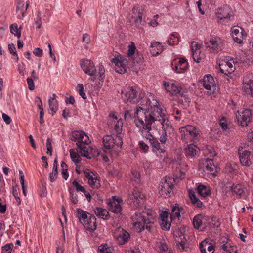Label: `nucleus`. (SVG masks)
I'll return each mask as SVG.
<instances>
[{
	"label": "nucleus",
	"instance_id": "f257e3e1",
	"mask_svg": "<svg viewBox=\"0 0 253 253\" xmlns=\"http://www.w3.org/2000/svg\"><path fill=\"white\" fill-rule=\"evenodd\" d=\"M122 98L126 103H138L136 111H163L164 107L152 94L141 97L140 99L138 100L137 91L132 87H128L122 91Z\"/></svg>",
	"mask_w": 253,
	"mask_h": 253
},
{
	"label": "nucleus",
	"instance_id": "f03ea898",
	"mask_svg": "<svg viewBox=\"0 0 253 253\" xmlns=\"http://www.w3.org/2000/svg\"><path fill=\"white\" fill-rule=\"evenodd\" d=\"M155 213L149 210L136 213L133 216V219L135 221L133 226L139 233L145 229L151 232V228L155 222Z\"/></svg>",
	"mask_w": 253,
	"mask_h": 253
},
{
	"label": "nucleus",
	"instance_id": "7ed1b4c3",
	"mask_svg": "<svg viewBox=\"0 0 253 253\" xmlns=\"http://www.w3.org/2000/svg\"><path fill=\"white\" fill-rule=\"evenodd\" d=\"M78 218L84 227L90 232H94L97 228L95 216L80 209H77Z\"/></svg>",
	"mask_w": 253,
	"mask_h": 253
},
{
	"label": "nucleus",
	"instance_id": "20e7f679",
	"mask_svg": "<svg viewBox=\"0 0 253 253\" xmlns=\"http://www.w3.org/2000/svg\"><path fill=\"white\" fill-rule=\"evenodd\" d=\"M154 112H151V113H148L149 112H144L145 117L144 120L142 119H139L135 120L136 125L139 128V130L143 133L144 130H147L148 133H150V131L152 129V124L155 121L157 120L154 116Z\"/></svg>",
	"mask_w": 253,
	"mask_h": 253
},
{
	"label": "nucleus",
	"instance_id": "39448f33",
	"mask_svg": "<svg viewBox=\"0 0 253 253\" xmlns=\"http://www.w3.org/2000/svg\"><path fill=\"white\" fill-rule=\"evenodd\" d=\"M182 140L185 143L195 142L199 135L198 129L191 125L182 126L179 128Z\"/></svg>",
	"mask_w": 253,
	"mask_h": 253
},
{
	"label": "nucleus",
	"instance_id": "423d86ee",
	"mask_svg": "<svg viewBox=\"0 0 253 253\" xmlns=\"http://www.w3.org/2000/svg\"><path fill=\"white\" fill-rule=\"evenodd\" d=\"M158 115L156 118L160 121L162 126V135L160 137V141L162 144H165L167 140V133L171 132L173 131L170 122L166 118V115L163 112H156Z\"/></svg>",
	"mask_w": 253,
	"mask_h": 253
},
{
	"label": "nucleus",
	"instance_id": "0eeeda50",
	"mask_svg": "<svg viewBox=\"0 0 253 253\" xmlns=\"http://www.w3.org/2000/svg\"><path fill=\"white\" fill-rule=\"evenodd\" d=\"M144 9L142 6L139 5H135L132 9V15L130 20L134 26L138 29H142L145 24L142 20Z\"/></svg>",
	"mask_w": 253,
	"mask_h": 253
},
{
	"label": "nucleus",
	"instance_id": "6e6552de",
	"mask_svg": "<svg viewBox=\"0 0 253 253\" xmlns=\"http://www.w3.org/2000/svg\"><path fill=\"white\" fill-rule=\"evenodd\" d=\"M175 179L173 178L166 177L162 179L159 187V193L162 196H170V194L174 187Z\"/></svg>",
	"mask_w": 253,
	"mask_h": 253
},
{
	"label": "nucleus",
	"instance_id": "1a4fd4ad",
	"mask_svg": "<svg viewBox=\"0 0 253 253\" xmlns=\"http://www.w3.org/2000/svg\"><path fill=\"white\" fill-rule=\"evenodd\" d=\"M113 67L115 70L120 74L126 72L127 68V61L119 53L115 52L114 57L111 59Z\"/></svg>",
	"mask_w": 253,
	"mask_h": 253
},
{
	"label": "nucleus",
	"instance_id": "9d476101",
	"mask_svg": "<svg viewBox=\"0 0 253 253\" xmlns=\"http://www.w3.org/2000/svg\"><path fill=\"white\" fill-rule=\"evenodd\" d=\"M145 196L136 188L134 189L132 193L129 195L128 203L134 208L141 207L145 201Z\"/></svg>",
	"mask_w": 253,
	"mask_h": 253
},
{
	"label": "nucleus",
	"instance_id": "9b49d317",
	"mask_svg": "<svg viewBox=\"0 0 253 253\" xmlns=\"http://www.w3.org/2000/svg\"><path fill=\"white\" fill-rule=\"evenodd\" d=\"M205 46L211 53H218L222 50L223 42L220 38L214 37L207 41L205 43Z\"/></svg>",
	"mask_w": 253,
	"mask_h": 253
},
{
	"label": "nucleus",
	"instance_id": "f8f14e48",
	"mask_svg": "<svg viewBox=\"0 0 253 253\" xmlns=\"http://www.w3.org/2000/svg\"><path fill=\"white\" fill-rule=\"evenodd\" d=\"M203 86L207 90V93L211 95H213L217 90V84L215 82L213 78L210 75L204 77L202 81Z\"/></svg>",
	"mask_w": 253,
	"mask_h": 253
},
{
	"label": "nucleus",
	"instance_id": "ddd939ff",
	"mask_svg": "<svg viewBox=\"0 0 253 253\" xmlns=\"http://www.w3.org/2000/svg\"><path fill=\"white\" fill-rule=\"evenodd\" d=\"M103 142L104 148L108 150L116 146L121 147L123 144L121 137L118 135H116L115 138L111 135H106L103 138Z\"/></svg>",
	"mask_w": 253,
	"mask_h": 253
},
{
	"label": "nucleus",
	"instance_id": "4468645a",
	"mask_svg": "<svg viewBox=\"0 0 253 253\" xmlns=\"http://www.w3.org/2000/svg\"><path fill=\"white\" fill-rule=\"evenodd\" d=\"M70 138L72 141L76 142L77 146L83 142L86 144L91 142L87 135L83 131H73L70 134Z\"/></svg>",
	"mask_w": 253,
	"mask_h": 253
},
{
	"label": "nucleus",
	"instance_id": "2eb2a0df",
	"mask_svg": "<svg viewBox=\"0 0 253 253\" xmlns=\"http://www.w3.org/2000/svg\"><path fill=\"white\" fill-rule=\"evenodd\" d=\"M238 152L240 161L243 166H249L253 162V154L251 152L239 148Z\"/></svg>",
	"mask_w": 253,
	"mask_h": 253
},
{
	"label": "nucleus",
	"instance_id": "dca6fc26",
	"mask_svg": "<svg viewBox=\"0 0 253 253\" xmlns=\"http://www.w3.org/2000/svg\"><path fill=\"white\" fill-rule=\"evenodd\" d=\"M173 235L177 244V246L180 250H185L187 248V241L183 233V229H175Z\"/></svg>",
	"mask_w": 253,
	"mask_h": 253
},
{
	"label": "nucleus",
	"instance_id": "f3484780",
	"mask_svg": "<svg viewBox=\"0 0 253 253\" xmlns=\"http://www.w3.org/2000/svg\"><path fill=\"white\" fill-rule=\"evenodd\" d=\"M123 203V200L121 198L113 197L111 199H109L107 208L109 210L115 213H121L122 211L121 204Z\"/></svg>",
	"mask_w": 253,
	"mask_h": 253
},
{
	"label": "nucleus",
	"instance_id": "a211bd4d",
	"mask_svg": "<svg viewBox=\"0 0 253 253\" xmlns=\"http://www.w3.org/2000/svg\"><path fill=\"white\" fill-rule=\"evenodd\" d=\"M252 85H253V75L247 74L243 80L242 89L245 94L253 96Z\"/></svg>",
	"mask_w": 253,
	"mask_h": 253
},
{
	"label": "nucleus",
	"instance_id": "6ab92c4d",
	"mask_svg": "<svg viewBox=\"0 0 253 253\" xmlns=\"http://www.w3.org/2000/svg\"><path fill=\"white\" fill-rule=\"evenodd\" d=\"M173 69L177 73H182L188 70L187 61L183 58L175 59L172 62Z\"/></svg>",
	"mask_w": 253,
	"mask_h": 253
},
{
	"label": "nucleus",
	"instance_id": "aec40b11",
	"mask_svg": "<svg viewBox=\"0 0 253 253\" xmlns=\"http://www.w3.org/2000/svg\"><path fill=\"white\" fill-rule=\"evenodd\" d=\"M81 66L84 71L89 76H94L97 73L95 66L91 60L82 59L81 61Z\"/></svg>",
	"mask_w": 253,
	"mask_h": 253
},
{
	"label": "nucleus",
	"instance_id": "412c9836",
	"mask_svg": "<svg viewBox=\"0 0 253 253\" xmlns=\"http://www.w3.org/2000/svg\"><path fill=\"white\" fill-rule=\"evenodd\" d=\"M237 113L236 117L238 124L242 126H248L253 118L251 112H237Z\"/></svg>",
	"mask_w": 253,
	"mask_h": 253
},
{
	"label": "nucleus",
	"instance_id": "4be33fe9",
	"mask_svg": "<svg viewBox=\"0 0 253 253\" xmlns=\"http://www.w3.org/2000/svg\"><path fill=\"white\" fill-rule=\"evenodd\" d=\"M114 237L120 245L127 242L130 238L129 234L120 227L115 232Z\"/></svg>",
	"mask_w": 253,
	"mask_h": 253
},
{
	"label": "nucleus",
	"instance_id": "5701e85b",
	"mask_svg": "<svg viewBox=\"0 0 253 253\" xmlns=\"http://www.w3.org/2000/svg\"><path fill=\"white\" fill-rule=\"evenodd\" d=\"M232 35L234 41L238 43H241L246 36L243 29L238 26H234L232 28Z\"/></svg>",
	"mask_w": 253,
	"mask_h": 253
},
{
	"label": "nucleus",
	"instance_id": "b1692460",
	"mask_svg": "<svg viewBox=\"0 0 253 253\" xmlns=\"http://www.w3.org/2000/svg\"><path fill=\"white\" fill-rule=\"evenodd\" d=\"M149 137L146 136L147 139H149L150 145L153 149V151L155 152L159 151L160 153L165 152L164 144L160 143L156 138H154L150 133L148 135Z\"/></svg>",
	"mask_w": 253,
	"mask_h": 253
},
{
	"label": "nucleus",
	"instance_id": "393cba45",
	"mask_svg": "<svg viewBox=\"0 0 253 253\" xmlns=\"http://www.w3.org/2000/svg\"><path fill=\"white\" fill-rule=\"evenodd\" d=\"M108 120L110 121L111 125H113V124H114V129L117 133H120L122 131L123 126L122 119H118L117 115L114 113H111L109 116Z\"/></svg>",
	"mask_w": 253,
	"mask_h": 253
},
{
	"label": "nucleus",
	"instance_id": "a878e982",
	"mask_svg": "<svg viewBox=\"0 0 253 253\" xmlns=\"http://www.w3.org/2000/svg\"><path fill=\"white\" fill-rule=\"evenodd\" d=\"M215 13L218 19L223 20L229 18L232 15V11L229 6H224L218 8Z\"/></svg>",
	"mask_w": 253,
	"mask_h": 253
},
{
	"label": "nucleus",
	"instance_id": "bb28decb",
	"mask_svg": "<svg viewBox=\"0 0 253 253\" xmlns=\"http://www.w3.org/2000/svg\"><path fill=\"white\" fill-rule=\"evenodd\" d=\"M169 211H162L160 214L161 222L160 225L161 228L164 230L169 231L170 229L171 223L168 221Z\"/></svg>",
	"mask_w": 253,
	"mask_h": 253
},
{
	"label": "nucleus",
	"instance_id": "cd10ccee",
	"mask_svg": "<svg viewBox=\"0 0 253 253\" xmlns=\"http://www.w3.org/2000/svg\"><path fill=\"white\" fill-rule=\"evenodd\" d=\"M191 50L193 58L197 63L200 62L203 58V55L201 54L200 46L195 42H192Z\"/></svg>",
	"mask_w": 253,
	"mask_h": 253
},
{
	"label": "nucleus",
	"instance_id": "c85d7f7f",
	"mask_svg": "<svg viewBox=\"0 0 253 253\" xmlns=\"http://www.w3.org/2000/svg\"><path fill=\"white\" fill-rule=\"evenodd\" d=\"M199 248L201 253H214V248L213 243L205 240L201 242Z\"/></svg>",
	"mask_w": 253,
	"mask_h": 253
},
{
	"label": "nucleus",
	"instance_id": "c756f323",
	"mask_svg": "<svg viewBox=\"0 0 253 253\" xmlns=\"http://www.w3.org/2000/svg\"><path fill=\"white\" fill-rule=\"evenodd\" d=\"M220 70L222 73L228 75L235 70V67L229 62L223 61L219 64Z\"/></svg>",
	"mask_w": 253,
	"mask_h": 253
},
{
	"label": "nucleus",
	"instance_id": "7c9ffc66",
	"mask_svg": "<svg viewBox=\"0 0 253 253\" xmlns=\"http://www.w3.org/2000/svg\"><path fill=\"white\" fill-rule=\"evenodd\" d=\"M163 84L167 91L169 92L172 95L177 94L180 92L181 88L173 83L170 84L169 82H164Z\"/></svg>",
	"mask_w": 253,
	"mask_h": 253
},
{
	"label": "nucleus",
	"instance_id": "2f4dec72",
	"mask_svg": "<svg viewBox=\"0 0 253 253\" xmlns=\"http://www.w3.org/2000/svg\"><path fill=\"white\" fill-rule=\"evenodd\" d=\"M89 144H86L84 142L81 143L77 146L79 149L78 152L81 156L86 158H90L89 157L90 147L88 146Z\"/></svg>",
	"mask_w": 253,
	"mask_h": 253
},
{
	"label": "nucleus",
	"instance_id": "473e14b6",
	"mask_svg": "<svg viewBox=\"0 0 253 253\" xmlns=\"http://www.w3.org/2000/svg\"><path fill=\"white\" fill-rule=\"evenodd\" d=\"M94 212L97 216L104 220H107L109 218V212L105 209L97 207L94 209Z\"/></svg>",
	"mask_w": 253,
	"mask_h": 253
},
{
	"label": "nucleus",
	"instance_id": "72a5a7b5",
	"mask_svg": "<svg viewBox=\"0 0 253 253\" xmlns=\"http://www.w3.org/2000/svg\"><path fill=\"white\" fill-rule=\"evenodd\" d=\"M163 51L162 46L159 42H153L151 44L150 52L153 56H156Z\"/></svg>",
	"mask_w": 253,
	"mask_h": 253
},
{
	"label": "nucleus",
	"instance_id": "f704fd0d",
	"mask_svg": "<svg viewBox=\"0 0 253 253\" xmlns=\"http://www.w3.org/2000/svg\"><path fill=\"white\" fill-rule=\"evenodd\" d=\"M204 170L210 172L211 174H214L216 171V168L212 159H206Z\"/></svg>",
	"mask_w": 253,
	"mask_h": 253
},
{
	"label": "nucleus",
	"instance_id": "c9c22d12",
	"mask_svg": "<svg viewBox=\"0 0 253 253\" xmlns=\"http://www.w3.org/2000/svg\"><path fill=\"white\" fill-rule=\"evenodd\" d=\"M230 190L232 193L236 194L237 195L241 196L245 193L246 188L241 184H234L230 187Z\"/></svg>",
	"mask_w": 253,
	"mask_h": 253
},
{
	"label": "nucleus",
	"instance_id": "e433bc0d",
	"mask_svg": "<svg viewBox=\"0 0 253 253\" xmlns=\"http://www.w3.org/2000/svg\"><path fill=\"white\" fill-rule=\"evenodd\" d=\"M198 149L197 147L193 143L188 145L185 148V155L187 157H193L196 155Z\"/></svg>",
	"mask_w": 253,
	"mask_h": 253
},
{
	"label": "nucleus",
	"instance_id": "4c0bfd02",
	"mask_svg": "<svg viewBox=\"0 0 253 253\" xmlns=\"http://www.w3.org/2000/svg\"><path fill=\"white\" fill-rule=\"evenodd\" d=\"M197 190L199 195L203 197H206L210 193V187L202 184H200L198 186Z\"/></svg>",
	"mask_w": 253,
	"mask_h": 253
},
{
	"label": "nucleus",
	"instance_id": "58836bf2",
	"mask_svg": "<svg viewBox=\"0 0 253 253\" xmlns=\"http://www.w3.org/2000/svg\"><path fill=\"white\" fill-rule=\"evenodd\" d=\"M180 210H182V208H179L177 204H176L175 206H173L170 214L171 219L175 218H179L180 216Z\"/></svg>",
	"mask_w": 253,
	"mask_h": 253
},
{
	"label": "nucleus",
	"instance_id": "ea45409f",
	"mask_svg": "<svg viewBox=\"0 0 253 253\" xmlns=\"http://www.w3.org/2000/svg\"><path fill=\"white\" fill-rule=\"evenodd\" d=\"M203 219V217L201 214H198L194 217L193 224L195 229H198L202 226Z\"/></svg>",
	"mask_w": 253,
	"mask_h": 253
},
{
	"label": "nucleus",
	"instance_id": "a19ab883",
	"mask_svg": "<svg viewBox=\"0 0 253 253\" xmlns=\"http://www.w3.org/2000/svg\"><path fill=\"white\" fill-rule=\"evenodd\" d=\"M189 197L192 201V203L198 208H202L203 207L202 202L196 196L194 193H190Z\"/></svg>",
	"mask_w": 253,
	"mask_h": 253
},
{
	"label": "nucleus",
	"instance_id": "79ce46f5",
	"mask_svg": "<svg viewBox=\"0 0 253 253\" xmlns=\"http://www.w3.org/2000/svg\"><path fill=\"white\" fill-rule=\"evenodd\" d=\"M157 245L160 250L159 253H171L165 242L160 241L157 243Z\"/></svg>",
	"mask_w": 253,
	"mask_h": 253
},
{
	"label": "nucleus",
	"instance_id": "37998d69",
	"mask_svg": "<svg viewBox=\"0 0 253 253\" xmlns=\"http://www.w3.org/2000/svg\"><path fill=\"white\" fill-rule=\"evenodd\" d=\"M88 183L93 188H99L100 187L99 180L97 179L96 177L94 176L88 179Z\"/></svg>",
	"mask_w": 253,
	"mask_h": 253
},
{
	"label": "nucleus",
	"instance_id": "c03bdc74",
	"mask_svg": "<svg viewBox=\"0 0 253 253\" xmlns=\"http://www.w3.org/2000/svg\"><path fill=\"white\" fill-rule=\"evenodd\" d=\"M29 5L28 3H26L25 5L24 2L23 1H19L17 3V5L16 7V11H20L22 16L23 17L25 12L27 10Z\"/></svg>",
	"mask_w": 253,
	"mask_h": 253
},
{
	"label": "nucleus",
	"instance_id": "a18cd8bd",
	"mask_svg": "<svg viewBox=\"0 0 253 253\" xmlns=\"http://www.w3.org/2000/svg\"><path fill=\"white\" fill-rule=\"evenodd\" d=\"M70 153L72 160L76 164L80 162L81 158L78 153L75 152L73 150L71 149L70 151Z\"/></svg>",
	"mask_w": 253,
	"mask_h": 253
},
{
	"label": "nucleus",
	"instance_id": "49530a36",
	"mask_svg": "<svg viewBox=\"0 0 253 253\" xmlns=\"http://www.w3.org/2000/svg\"><path fill=\"white\" fill-rule=\"evenodd\" d=\"M20 29L21 27L19 28V29H18L16 24H12L10 26L11 33L17 36L18 38H19L21 36Z\"/></svg>",
	"mask_w": 253,
	"mask_h": 253
},
{
	"label": "nucleus",
	"instance_id": "de8ad7c7",
	"mask_svg": "<svg viewBox=\"0 0 253 253\" xmlns=\"http://www.w3.org/2000/svg\"><path fill=\"white\" fill-rule=\"evenodd\" d=\"M98 253H111V248L107 244L101 245L98 247Z\"/></svg>",
	"mask_w": 253,
	"mask_h": 253
},
{
	"label": "nucleus",
	"instance_id": "09e8293b",
	"mask_svg": "<svg viewBox=\"0 0 253 253\" xmlns=\"http://www.w3.org/2000/svg\"><path fill=\"white\" fill-rule=\"evenodd\" d=\"M179 42V38L176 36L174 34H171V36L168 41L169 44L173 45L178 44Z\"/></svg>",
	"mask_w": 253,
	"mask_h": 253
},
{
	"label": "nucleus",
	"instance_id": "8fccbe9b",
	"mask_svg": "<svg viewBox=\"0 0 253 253\" xmlns=\"http://www.w3.org/2000/svg\"><path fill=\"white\" fill-rule=\"evenodd\" d=\"M237 170V166L235 164L228 165L226 167V171L227 172L236 173Z\"/></svg>",
	"mask_w": 253,
	"mask_h": 253
},
{
	"label": "nucleus",
	"instance_id": "3c124183",
	"mask_svg": "<svg viewBox=\"0 0 253 253\" xmlns=\"http://www.w3.org/2000/svg\"><path fill=\"white\" fill-rule=\"evenodd\" d=\"M13 247L12 243H9L2 248L1 253H11L12 249Z\"/></svg>",
	"mask_w": 253,
	"mask_h": 253
},
{
	"label": "nucleus",
	"instance_id": "603ef678",
	"mask_svg": "<svg viewBox=\"0 0 253 253\" xmlns=\"http://www.w3.org/2000/svg\"><path fill=\"white\" fill-rule=\"evenodd\" d=\"M72 184L77 192H84L85 190L84 187L80 185L77 180L73 181Z\"/></svg>",
	"mask_w": 253,
	"mask_h": 253
},
{
	"label": "nucleus",
	"instance_id": "864d4df0",
	"mask_svg": "<svg viewBox=\"0 0 253 253\" xmlns=\"http://www.w3.org/2000/svg\"><path fill=\"white\" fill-rule=\"evenodd\" d=\"M77 90L84 99H85L86 98L83 84H78L77 85Z\"/></svg>",
	"mask_w": 253,
	"mask_h": 253
},
{
	"label": "nucleus",
	"instance_id": "5fc2aeb1",
	"mask_svg": "<svg viewBox=\"0 0 253 253\" xmlns=\"http://www.w3.org/2000/svg\"><path fill=\"white\" fill-rule=\"evenodd\" d=\"M49 108L51 111H56L58 109V105L57 100H48Z\"/></svg>",
	"mask_w": 253,
	"mask_h": 253
},
{
	"label": "nucleus",
	"instance_id": "6e6d98bb",
	"mask_svg": "<svg viewBox=\"0 0 253 253\" xmlns=\"http://www.w3.org/2000/svg\"><path fill=\"white\" fill-rule=\"evenodd\" d=\"M70 199L72 201V202L74 204H76L78 202V196L77 194L74 192L73 190L70 191Z\"/></svg>",
	"mask_w": 253,
	"mask_h": 253
},
{
	"label": "nucleus",
	"instance_id": "4d7b16f0",
	"mask_svg": "<svg viewBox=\"0 0 253 253\" xmlns=\"http://www.w3.org/2000/svg\"><path fill=\"white\" fill-rule=\"evenodd\" d=\"M132 177L131 179L137 183L140 182V174L136 171H133L132 172Z\"/></svg>",
	"mask_w": 253,
	"mask_h": 253
},
{
	"label": "nucleus",
	"instance_id": "13d9d810",
	"mask_svg": "<svg viewBox=\"0 0 253 253\" xmlns=\"http://www.w3.org/2000/svg\"><path fill=\"white\" fill-rule=\"evenodd\" d=\"M8 50L10 53L13 54V55L16 56V59L18 60V57L16 53V52L15 51L16 48L13 44H9L8 45Z\"/></svg>",
	"mask_w": 253,
	"mask_h": 253
},
{
	"label": "nucleus",
	"instance_id": "bf43d9fd",
	"mask_svg": "<svg viewBox=\"0 0 253 253\" xmlns=\"http://www.w3.org/2000/svg\"><path fill=\"white\" fill-rule=\"evenodd\" d=\"M32 78H28L27 79V82L28 85V88L30 90H33L35 89V85L33 80Z\"/></svg>",
	"mask_w": 253,
	"mask_h": 253
},
{
	"label": "nucleus",
	"instance_id": "052dcab7",
	"mask_svg": "<svg viewBox=\"0 0 253 253\" xmlns=\"http://www.w3.org/2000/svg\"><path fill=\"white\" fill-rule=\"evenodd\" d=\"M139 146L140 148L145 153L147 152L149 149V146L143 141L139 142Z\"/></svg>",
	"mask_w": 253,
	"mask_h": 253
},
{
	"label": "nucleus",
	"instance_id": "680f3d73",
	"mask_svg": "<svg viewBox=\"0 0 253 253\" xmlns=\"http://www.w3.org/2000/svg\"><path fill=\"white\" fill-rule=\"evenodd\" d=\"M84 173L85 176L88 179L90 178L91 177L94 176V174H93V173L90 171V170L87 169H86L84 170Z\"/></svg>",
	"mask_w": 253,
	"mask_h": 253
},
{
	"label": "nucleus",
	"instance_id": "e2e57ef3",
	"mask_svg": "<svg viewBox=\"0 0 253 253\" xmlns=\"http://www.w3.org/2000/svg\"><path fill=\"white\" fill-rule=\"evenodd\" d=\"M33 52L34 54L39 57H41L43 54L42 50L40 48H35Z\"/></svg>",
	"mask_w": 253,
	"mask_h": 253
},
{
	"label": "nucleus",
	"instance_id": "0e129e2a",
	"mask_svg": "<svg viewBox=\"0 0 253 253\" xmlns=\"http://www.w3.org/2000/svg\"><path fill=\"white\" fill-rule=\"evenodd\" d=\"M2 117L6 124H9L11 123V119L10 117L7 114L5 113H2Z\"/></svg>",
	"mask_w": 253,
	"mask_h": 253
},
{
	"label": "nucleus",
	"instance_id": "69168bd1",
	"mask_svg": "<svg viewBox=\"0 0 253 253\" xmlns=\"http://www.w3.org/2000/svg\"><path fill=\"white\" fill-rule=\"evenodd\" d=\"M41 13L40 12H38V18L37 20L36 21V24L37 25V28L39 29L41 27L42 25V19L41 17Z\"/></svg>",
	"mask_w": 253,
	"mask_h": 253
},
{
	"label": "nucleus",
	"instance_id": "338daca9",
	"mask_svg": "<svg viewBox=\"0 0 253 253\" xmlns=\"http://www.w3.org/2000/svg\"><path fill=\"white\" fill-rule=\"evenodd\" d=\"M35 102L37 103V105L39 107V109L42 111H43V109L42 108V102L40 98L39 97H36L35 98Z\"/></svg>",
	"mask_w": 253,
	"mask_h": 253
},
{
	"label": "nucleus",
	"instance_id": "774afa93",
	"mask_svg": "<svg viewBox=\"0 0 253 253\" xmlns=\"http://www.w3.org/2000/svg\"><path fill=\"white\" fill-rule=\"evenodd\" d=\"M135 47L134 45L132 46H129V49L127 53V55L129 57H130L132 55L134 54L135 52Z\"/></svg>",
	"mask_w": 253,
	"mask_h": 253
}]
</instances>
